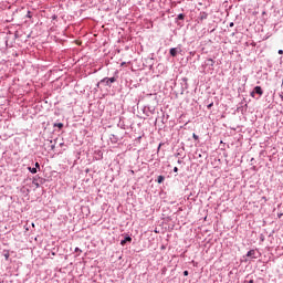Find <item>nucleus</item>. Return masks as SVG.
<instances>
[{"label":"nucleus","instance_id":"obj_10","mask_svg":"<svg viewBox=\"0 0 283 283\" xmlns=\"http://www.w3.org/2000/svg\"><path fill=\"white\" fill-rule=\"evenodd\" d=\"M28 170L30 171V174H36V168H32V167H28Z\"/></svg>","mask_w":283,"mask_h":283},{"label":"nucleus","instance_id":"obj_26","mask_svg":"<svg viewBox=\"0 0 283 283\" xmlns=\"http://www.w3.org/2000/svg\"><path fill=\"white\" fill-rule=\"evenodd\" d=\"M122 65H125V62H123Z\"/></svg>","mask_w":283,"mask_h":283},{"label":"nucleus","instance_id":"obj_9","mask_svg":"<svg viewBox=\"0 0 283 283\" xmlns=\"http://www.w3.org/2000/svg\"><path fill=\"white\" fill-rule=\"evenodd\" d=\"M177 19H178L179 21L185 20V14H184V13H179V14L177 15Z\"/></svg>","mask_w":283,"mask_h":283},{"label":"nucleus","instance_id":"obj_20","mask_svg":"<svg viewBox=\"0 0 283 283\" xmlns=\"http://www.w3.org/2000/svg\"><path fill=\"white\" fill-rule=\"evenodd\" d=\"M174 172H175V174H178V167H175V168H174Z\"/></svg>","mask_w":283,"mask_h":283},{"label":"nucleus","instance_id":"obj_7","mask_svg":"<svg viewBox=\"0 0 283 283\" xmlns=\"http://www.w3.org/2000/svg\"><path fill=\"white\" fill-rule=\"evenodd\" d=\"M206 64L211 67L210 70H213V65H216V61H213V59H208Z\"/></svg>","mask_w":283,"mask_h":283},{"label":"nucleus","instance_id":"obj_16","mask_svg":"<svg viewBox=\"0 0 283 283\" xmlns=\"http://www.w3.org/2000/svg\"><path fill=\"white\" fill-rule=\"evenodd\" d=\"M208 109H211L213 107V102H211L210 104H208Z\"/></svg>","mask_w":283,"mask_h":283},{"label":"nucleus","instance_id":"obj_23","mask_svg":"<svg viewBox=\"0 0 283 283\" xmlns=\"http://www.w3.org/2000/svg\"><path fill=\"white\" fill-rule=\"evenodd\" d=\"M177 163H178V165H182V160H180V159H178Z\"/></svg>","mask_w":283,"mask_h":283},{"label":"nucleus","instance_id":"obj_4","mask_svg":"<svg viewBox=\"0 0 283 283\" xmlns=\"http://www.w3.org/2000/svg\"><path fill=\"white\" fill-rule=\"evenodd\" d=\"M253 91L254 94H258L259 96H262V94H264V91H262L261 86H255Z\"/></svg>","mask_w":283,"mask_h":283},{"label":"nucleus","instance_id":"obj_15","mask_svg":"<svg viewBox=\"0 0 283 283\" xmlns=\"http://www.w3.org/2000/svg\"><path fill=\"white\" fill-rule=\"evenodd\" d=\"M250 96H251L252 98H255V91L251 92V93H250Z\"/></svg>","mask_w":283,"mask_h":283},{"label":"nucleus","instance_id":"obj_21","mask_svg":"<svg viewBox=\"0 0 283 283\" xmlns=\"http://www.w3.org/2000/svg\"><path fill=\"white\" fill-rule=\"evenodd\" d=\"M78 252H81V249L75 248V253H78Z\"/></svg>","mask_w":283,"mask_h":283},{"label":"nucleus","instance_id":"obj_12","mask_svg":"<svg viewBox=\"0 0 283 283\" xmlns=\"http://www.w3.org/2000/svg\"><path fill=\"white\" fill-rule=\"evenodd\" d=\"M25 18L27 19H32V12L28 11Z\"/></svg>","mask_w":283,"mask_h":283},{"label":"nucleus","instance_id":"obj_27","mask_svg":"<svg viewBox=\"0 0 283 283\" xmlns=\"http://www.w3.org/2000/svg\"><path fill=\"white\" fill-rule=\"evenodd\" d=\"M36 187H39V184H36Z\"/></svg>","mask_w":283,"mask_h":283},{"label":"nucleus","instance_id":"obj_1","mask_svg":"<svg viewBox=\"0 0 283 283\" xmlns=\"http://www.w3.org/2000/svg\"><path fill=\"white\" fill-rule=\"evenodd\" d=\"M101 83H105L107 87H112V83H116V77H104L103 80H101V82L97 83V87L98 85H101Z\"/></svg>","mask_w":283,"mask_h":283},{"label":"nucleus","instance_id":"obj_24","mask_svg":"<svg viewBox=\"0 0 283 283\" xmlns=\"http://www.w3.org/2000/svg\"><path fill=\"white\" fill-rule=\"evenodd\" d=\"M277 52H279V54H283V50H279Z\"/></svg>","mask_w":283,"mask_h":283},{"label":"nucleus","instance_id":"obj_8","mask_svg":"<svg viewBox=\"0 0 283 283\" xmlns=\"http://www.w3.org/2000/svg\"><path fill=\"white\" fill-rule=\"evenodd\" d=\"M157 182H158V185H161V182H165V176L159 175V176L157 177Z\"/></svg>","mask_w":283,"mask_h":283},{"label":"nucleus","instance_id":"obj_13","mask_svg":"<svg viewBox=\"0 0 283 283\" xmlns=\"http://www.w3.org/2000/svg\"><path fill=\"white\" fill-rule=\"evenodd\" d=\"M192 138L195 139V140H198V138H200L196 133H193L192 134Z\"/></svg>","mask_w":283,"mask_h":283},{"label":"nucleus","instance_id":"obj_25","mask_svg":"<svg viewBox=\"0 0 283 283\" xmlns=\"http://www.w3.org/2000/svg\"><path fill=\"white\" fill-rule=\"evenodd\" d=\"M51 149H54V146H51Z\"/></svg>","mask_w":283,"mask_h":283},{"label":"nucleus","instance_id":"obj_22","mask_svg":"<svg viewBox=\"0 0 283 283\" xmlns=\"http://www.w3.org/2000/svg\"><path fill=\"white\" fill-rule=\"evenodd\" d=\"M234 23L233 22H230L229 27L230 28H233Z\"/></svg>","mask_w":283,"mask_h":283},{"label":"nucleus","instance_id":"obj_6","mask_svg":"<svg viewBox=\"0 0 283 283\" xmlns=\"http://www.w3.org/2000/svg\"><path fill=\"white\" fill-rule=\"evenodd\" d=\"M170 56H178V49L177 48H171L169 51Z\"/></svg>","mask_w":283,"mask_h":283},{"label":"nucleus","instance_id":"obj_2","mask_svg":"<svg viewBox=\"0 0 283 283\" xmlns=\"http://www.w3.org/2000/svg\"><path fill=\"white\" fill-rule=\"evenodd\" d=\"M247 258H251V260H258V255H256L255 250L248 251Z\"/></svg>","mask_w":283,"mask_h":283},{"label":"nucleus","instance_id":"obj_17","mask_svg":"<svg viewBox=\"0 0 283 283\" xmlns=\"http://www.w3.org/2000/svg\"><path fill=\"white\" fill-rule=\"evenodd\" d=\"M184 275H185V277H187V275H189V271H184Z\"/></svg>","mask_w":283,"mask_h":283},{"label":"nucleus","instance_id":"obj_18","mask_svg":"<svg viewBox=\"0 0 283 283\" xmlns=\"http://www.w3.org/2000/svg\"><path fill=\"white\" fill-rule=\"evenodd\" d=\"M243 283H255V282L253 280H250V281L245 280Z\"/></svg>","mask_w":283,"mask_h":283},{"label":"nucleus","instance_id":"obj_3","mask_svg":"<svg viewBox=\"0 0 283 283\" xmlns=\"http://www.w3.org/2000/svg\"><path fill=\"white\" fill-rule=\"evenodd\" d=\"M208 17H209V13L202 11V12L199 13L198 20L199 21H205V20L208 19Z\"/></svg>","mask_w":283,"mask_h":283},{"label":"nucleus","instance_id":"obj_19","mask_svg":"<svg viewBox=\"0 0 283 283\" xmlns=\"http://www.w3.org/2000/svg\"><path fill=\"white\" fill-rule=\"evenodd\" d=\"M4 258H6V260H8L10 258V253H6Z\"/></svg>","mask_w":283,"mask_h":283},{"label":"nucleus","instance_id":"obj_11","mask_svg":"<svg viewBox=\"0 0 283 283\" xmlns=\"http://www.w3.org/2000/svg\"><path fill=\"white\" fill-rule=\"evenodd\" d=\"M54 127H57L59 129H63V123L54 124Z\"/></svg>","mask_w":283,"mask_h":283},{"label":"nucleus","instance_id":"obj_14","mask_svg":"<svg viewBox=\"0 0 283 283\" xmlns=\"http://www.w3.org/2000/svg\"><path fill=\"white\" fill-rule=\"evenodd\" d=\"M35 169H41V165L39 164V161L35 163Z\"/></svg>","mask_w":283,"mask_h":283},{"label":"nucleus","instance_id":"obj_5","mask_svg":"<svg viewBox=\"0 0 283 283\" xmlns=\"http://www.w3.org/2000/svg\"><path fill=\"white\" fill-rule=\"evenodd\" d=\"M127 242H132V237L126 235L125 239L120 241L122 247H125Z\"/></svg>","mask_w":283,"mask_h":283}]
</instances>
